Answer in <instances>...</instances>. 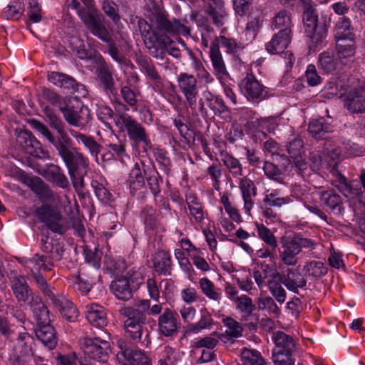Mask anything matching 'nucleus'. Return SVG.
<instances>
[{
    "label": "nucleus",
    "mask_w": 365,
    "mask_h": 365,
    "mask_svg": "<svg viewBox=\"0 0 365 365\" xmlns=\"http://www.w3.org/2000/svg\"><path fill=\"white\" fill-rule=\"evenodd\" d=\"M48 123L56 133H52L43 123L37 120H31V125L39 132L52 145L57 154L74 148L73 142L66 130L65 124L49 106L43 109Z\"/></svg>",
    "instance_id": "obj_1"
},
{
    "label": "nucleus",
    "mask_w": 365,
    "mask_h": 365,
    "mask_svg": "<svg viewBox=\"0 0 365 365\" xmlns=\"http://www.w3.org/2000/svg\"><path fill=\"white\" fill-rule=\"evenodd\" d=\"M138 29L145 47L153 58L163 61L166 53L176 58L180 57V49L175 46L174 41L168 35L152 31L151 25L143 19L138 21Z\"/></svg>",
    "instance_id": "obj_2"
},
{
    "label": "nucleus",
    "mask_w": 365,
    "mask_h": 365,
    "mask_svg": "<svg viewBox=\"0 0 365 365\" xmlns=\"http://www.w3.org/2000/svg\"><path fill=\"white\" fill-rule=\"evenodd\" d=\"M279 257L283 264L294 267L299 262V255L303 250L312 251L316 243L310 238L304 237L301 234L282 236L279 240Z\"/></svg>",
    "instance_id": "obj_3"
},
{
    "label": "nucleus",
    "mask_w": 365,
    "mask_h": 365,
    "mask_svg": "<svg viewBox=\"0 0 365 365\" xmlns=\"http://www.w3.org/2000/svg\"><path fill=\"white\" fill-rule=\"evenodd\" d=\"M58 155L68 169L74 189L78 195H81L85 188L84 175L88 167V159L76 147Z\"/></svg>",
    "instance_id": "obj_4"
},
{
    "label": "nucleus",
    "mask_w": 365,
    "mask_h": 365,
    "mask_svg": "<svg viewBox=\"0 0 365 365\" xmlns=\"http://www.w3.org/2000/svg\"><path fill=\"white\" fill-rule=\"evenodd\" d=\"M137 304L141 309L134 307H124L119 309V313L124 319V328L129 336L133 340L140 341L145 324L146 310L150 308V300L141 299Z\"/></svg>",
    "instance_id": "obj_5"
},
{
    "label": "nucleus",
    "mask_w": 365,
    "mask_h": 365,
    "mask_svg": "<svg viewBox=\"0 0 365 365\" xmlns=\"http://www.w3.org/2000/svg\"><path fill=\"white\" fill-rule=\"evenodd\" d=\"M143 274L138 270L131 269L124 276L118 277L111 282L110 290L120 300L132 298L133 292L139 289L143 283Z\"/></svg>",
    "instance_id": "obj_6"
},
{
    "label": "nucleus",
    "mask_w": 365,
    "mask_h": 365,
    "mask_svg": "<svg viewBox=\"0 0 365 365\" xmlns=\"http://www.w3.org/2000/svg\"><path fill=\"white\" fill-rule=\"evenodd\" d=\"M150 21L155 29L158 34L159 31H163L164 34L188 36L190 34V29L184 23L180 20L173 18L169 19L168 14L160 8H155L150 16Z\"/></svg>",
    "instance_id": "obj_7"
},
{
    "label": "nucleus",
    "mask_w": 365,
    "mask_h": 365,
    "mask_svg": "<svg viewBox=\"0 0 365 365\" xmlns=\"http://www.w3.org/2000/svg\"><path fill=\"white\" fill-rule=\"evenodd\" d=\"M115 121L120 130L126 132L128 138L135 144L144 143L148 145L150 142L145 128L129 114L118 113Z\"/></svg>",
    "instance_id": "obj_8"
},
{
    "label": "nucleus",
    "mask_w": 365,
    "mask_h": 365,
    "mask_svg": "<svg viewBox=\"0 0 365 365\" xmlns=\"http://www.w3.org/2000/svg\"><path fill=\"white\" fill-rule=\"evenodd\" d=\"M241 93L252 103H259L268 97L267 88L252 73H247L239 83Z\"/></svg>",
    "instance_id": "obj_9"
},
{
    "label": "nucleus",
    "mask_w": 365,
    "mask_h": 365,
    "mask_svg": "<svg viewBox=\"0 0 365 365\" xmlns=\"http://www.w3.org/2000/svg\"><path fill=\"white\" fill-rule=\"evenodd\" d=\"M342 101L349 113H365V81H359L342 96Z\"/></svg>",
    "instance_id": "obj_10"
},
{
    "label": "nucleus",
    "mask_w": 365,
    "mask_h": 365,
    "mask_svg": "<svg viewBox=\"0 0 365 365\" xmlns=\"http://www.w3.org/2000/svg\"><path fill=\"white\" fill-rule=\"evenodd\" d=\"M177 83L180 92L185 97L186 107L193 110L199 93V86L196 78L193 75L181 73L177 77Z\"/></svg>",
    "instance_id": "obj_11"
},
{
    "label": "nucleus",
    "mask_w": 365,
    "mask_h": 365,
    "mask_svg": "<svg viewBox=\"0 0 365 365\" xmlns=\"http://www.w3.org/2000/svg\"><path fill=\"white\" fill-rule=\"evenodd\" d=\"M36 214L40 221L45 223L52 232L62 235L66 231L62 222V215L57 209L45 204L36 209Z\"/></svg>",
    "instance_id": "obj_12"
},
{
    "label": "nucleus",
    "mask_w": 365,
    "mask_h": 365,
    "mask_svg": "<svg viewBox=\"0 0 365 365\" xmlns=\"http://www.w3.org/2000/svg\"><path fill=\"white\" fill-rule=\"evenodd\" d=\"M84 345V353L88 359L107 363L110 348L109 341L99 337L86 338Z\"/></svg>",
    "instance_id": "obj_13"
},
{
    "label": "nucleus",
    "mask_w": 365,
    "mask_h": 365,
    "mask_svg": "<svg viewBox=\"0 0 365 365\" xmlns=\"http://www.w3.org/2000/svg\"><path fill=\"white\" fill-rule=\"evenodd\" d=\"M9 279L13 294L19 303H27L32 296L36 295L30 287L26 276L12 271Z\"/></svg>",
    "instance_id": "obj_14"
},
{
    "label": "nucleus",
    "mask_w": 365,
    "mask_h": 365,
    "mask_svg": "<svg viewBox=\"0 0 365 365\" xmlns=\"http://www.w3.org/2000/svg\"><path fill=\"white\" fill-rule=\"evenodd\" d=\"M91 27V33L101 39L103 41L108 43V53L111 58L120 64H125L127 58L119 51L115 43L112 40L110 34L104 25H100L93 21Z\"/></svg>",
    "instance_id": "obj_15"
},
{
    "label": "nucleus",
    "mask_w": 365,
    "mask_h": 365,
    "mask_svg": "<svg viewBox=\"0 0 365 365\" xmlns=\"http://www.w3.org/2000/svg\"><path fill=\"white\" fill-rule=\"evenodd\" d=\"M272 339L274 343V354L293 355L297 350V339L283 331L273 332Z\"/></svg>",
    "instance_id": "obj_16"
},
{
    "label": "nucleus",
    "mask_w": 365,
    "mask_h": 365,
    "mask_svg": "<svg viewBox=\"0 0 365 365\" xmlns=\"http://www.w3.org/2000/svg\"><path fill=\"white\" fill-rule=\"evenodd\" d=\"M178 314L166 308L164 309L158 320V326L160 333L165 336H172L177 334L180 327V323L178 320Z\"/></svg>",
    "instance_id": "obj_17"
},
{
    "label": "nucleus",
    "mask_w": 365,
    "mask_h": 365,
    "mask_svg": "<svg viewBox=\"0 0 365 365\" xmlns=\"http://www.w3.org/2000/svg\"><path fill=\"white\" fill-rule=\"evenodd\" d=\"M127 182L133 196L144 198L147 193L145 177L143 175L140 165L135 163L130 170Z\"/></svg>",
    "instance_id": "obj_18"
},
{
    "label": "nucleus",
    "mask_w": 365,
    "mask_h": 365,
    "mask_svg": "<svg viewBox=\"0 0 365 365\" xmlns=\"http://www.w3.org/2000/svg\"><path fill=\"white\" fill-rule=\"evenodd\" d=\"M281 282L290 291L298 293L299 289H303L307 286V279L297 269L287 268L282 272Z\"/></svg>",
    "instance_id": "obj_19"
},
{
    "label": "nucleus",
    "mask_w": 365,
    "mask_h": 365,
    "mask_svg": "<svg viewBox=\"0 0 365 365\" xmlns=\"http://www.w3.org/2000/svg\"><path fill=\"white\" fill-rule=\"evenodd\" d=\"M42 252L46 253L43 255L48 262H51L54 264L55 262L61 260L63 257L64 245L62 242L57 240L49 239L48 237H45L41 239Z\"/></svg>",
    "instance_id": "obj_20"
},
{
    "label": "nucleus",
    "mask_w": 365,
    "mask_h": 365,
    "mask_svg": "<svg viewBox=\"0 0 365 365\" xmlns=\"http://www.w3.org/2000/svg\"><path fill=\"white\" fill-rule=\"evenodd\" d=\"M97 78L107 94H115L116 88L113 77L112 68L106 62L101 63L96 71Z\"/></svg>",
    "instance_id": "obj_21"
},
{
    "label": "nucleus",
    "mask_w": 365,
    "mask_h": 365,
    "mask_svg": "<svg viewBox=\"0 0 365 365\" xmlns=\"http://www.w3.org/2000/svg\"><path fill=\"white\" fill-rule=\"evenodd\" d=\"M239 187L244 201V209L245 212L247 215H251L250 212L255 205L252 198L257 195V187L252 180L247 177H244L240 179Z\"/></svg>",
    "instance_id": "obj_22"
},
{
    "label": "nucleus",
    "mask_w": 365,
    "mask_h": 365,
    "mask_svg": "<svg viewBox=\"0 0 365 365\" xmlns=\"http://www.w3.org/2000/svg\"><path fill=\"white\" fill-rule=\"evenodd\" d=\"M48 80L53 85L70 92L79 91L83 85L78 83L73 77L59 72H50L48 73Z\"/></svg>",
    "instance_id": "obj_23"
},
{
    "label": "nucleus",
    "mask_w": 365,
    "mask_h": 365,
    "mask_svg": "<svg viewBox=\"0 0 365 365\" xmlns=\"http://www.w3.org/2000/svg\"><path fill=\"white\" fill-rule=\"evenodd\" d=\"M35 333L36 337L49 350H52L56 346L58 342L56 332L54 327L50 324V322L37 324Z\"/></svg>",
    "instance_id": "obj_24"
},
{
    "label": "nucleus",
    "mask_w": 365,
    "mask_h": 365,
    "mask_svg": "<svg viewBox=\"0 0 365 365\" xmlns=\"http://www.w3.org/2000/svg\"><path fill=\"white\" fill-rule=\"evenodd\" d=\"M308 131L315 140H325L333 132V127L324 118L321 117L309 121Z\"/></svg>",
    "instance_id": "obj_25"
},
{
    "label": "nucleus",
    "mask_w": 365,
    "mask_h": 365,
    "mask_svg": "<svg viewBox=\"0 0 365 365\" xmlns=\"http://www.w3.org/2000/svg\"><path fill=\"white\" fill-rule=\"evenodd\" d=\"M53 304L60 312L62 317L70 322H75L78 317V312L73 302L63 296H55L51 299Z\"/></svg>",
    "instance_id": "obj_26"
},
{
    "label": "nucleus",
    "mask_w": 365,
    "mask_h": 365,
    "mask_svg": "<svg viewBox=\"0 0 365 365\" xmlns=\"http://www.w3.org/2000/svg\"><path fill=\"white\" fill-rule=\"evenodd\" d=\"M291 40L292 34L286 33L284 31H279L266 44V49L271 54L282 53L291 42Z\"/></svg>",
    "instance_id": "obj_27"
},
{
    "label": "nucleus",
    "mask_w": 365,
    "mask_h": 365,
    "mask_svg": "<svg viewBox=\"0 0 365 365\" xmlns=\"http://www.w3.org/2000/svg\"><path fill=\"white\" fill-rule=\"evenodd\" d=\"M213 68V73L219 79L229 75L220 48L216 43H211L209 52Z\"/></svg>",
    "instance_id": "obj_28"
},
{
    "label": "nucleus",
    "mask_w": 365,
    "mask_h": 365,
    "mask_svg": "<svg viewBox=\"0 0 365 365\" xmlns=\"http://www.w3.org/2000/svg\"><path fill=\"white\" fill-rule=\"evenodd\" d=\"M153 267L159 275H170L172 272V259L169 252L157 251L153 258Z\"/></svg>",
    "instance_id": "obj_29"
},
{
    "label": "nucleus",
    "mask_w": 365,
    "mask_h": 365,
    "mask_svg": "<svg viewBox=\"0 0 365 365\" xmlns=\"http://www.w3.org/2000/svg\"><path fill=\"white\" fill-rule=\"evenodd\" d=\"M27 304L32 311L37 324L50 322L49 311L40 296H32Z\"/></svg>",
    "instance_id": "obj_30"
},
{
    "label": "nucleus",
    "mask_w": 365,
    "mask_h": 365,
    "mask_svg": "<svg viewBox=\"0 0 365 365\" xmlns=\"http://www.w3.org/2000/svg\"><path fill=\"white\" fill-rule=\"evenodd\" d=\"M336 50L341 63L353 61L356 53L355 38L336 40Z\"/></svg>",
    "instance_id": "obj_31"
},
{
    "label": "nucleus",
    "mask_w": 365,
    "mask_h": 365,
    "mask_svg": "<svg viewBox=\"0 0 365 365\" xmlns=\"http://www.w3.org/2000/svg\"><path fill=\"white\" fill-rule=\"evenodd\" d=\"M86 317L93 326L102 328L107 324V317L105 309L96 304L87 305Z\"/></svg>",
    "instance_id": "obj_32"
},
{
    "label": "nucleus",
    "mask_w": 365,
    "mask_h": 365,
    "mask_svg": "<svg viewBox=\"0 0 365 365\" xmlns=\"http://www.w3.org/2000/svg\"><path fill=\"white\" fill-rule=\"evenodd\" d=\"M43 173L45 178L55 183L58 187L63 189L69 187L68 179L59 165L53 163L48 164L44 169Z\"/></svg>",
    "instance_id": "obj_33"
},
{
    "label": "nucleus",
    "mask_w": 365,
    "mask_h": 365,
    "mask_svg": "<svg viewBox=\"0 0 365 365\" xmlns=\"http://www.w3.org/2000/svg\"><path fill=\"white\" fill-rule=\"evenodd\" d=\"M240 121L247 132L260 130L262 118H258L257 113L250 108H244L240 110Z\"/></svg>",
    "instance_id": "obj_34"
},
{
    "label": "nucleus",
    "mask_w": 365,
    "mask_h": 365,
    "mask_svg": "<svg viewBox=\"0 0 365 365\" xmlns=\"http://www.w3.org/2000/svg\"><path fill=\"white\" fill-rule=\"evenodd\" d=\"M60 110L62 112L66 121L69 125L75 127H83L85 125L83 115L86 113L87 118L89 116L88 108H81L80 110H77L71 107H66L64 105Z\"/></svg>",
    "instance_id": "obj_35"
},
{
    "label": "nucleus",
    "mask_w": 365,
    "mask_h": 365,
    "mask_svg": "<svg viewBox=\"0 0 365 365\" xmlns=\"http://www.w3.org/2000/svg\"><path fill=\"white\" fill-rule=\"evenodd\" d=\"M86 9H78V15L85 24L86 27L92 31V23L93 21H96L97 24L100 25H103L101 23V19L97 13V9L94 7L93 0H81Z\"/></svg>",
    "instance_id": "obj_36"
},
{
    "label": "nucleus",
    "mask_w": 365,
    "mask_h": 365,
    "mask_svg": "<svg viewBox=\"0 0 365 365\" xmlns=\"http://www.w3.org/2000/svg\"><path fill=\"white\" fill-rule=\"evenodd\" d=\"M24 267L29 269V274H31L41 272V271H51L54 267V264L48 262L44 255L35 254L31 258L26 260Z\"/></svg>",
    "instance_id": "obj_37"
},
{
    "label": "nucleus",
    "mask_w": 365,
    "mask_h": 365,
    "mask_svg": "<svg viewBox=\"0 0 365 365\" xmlns=\"http://www.w3.org/2000/svg\"><path fill=\"white\" fill-rule=\"evenodd\" d=\"M220 160L228 172L235 178H240L243 175V168L240 161L226 150L219 153Z\"/></svg>",
    "instance_id": "obj_38"
},
{
    "label": "nucleus",
    "mask_w": 365,
    "mask_h": 365,
    "mask_svg": "<svg viewBox=\"0 0 365 365\" xmlns=\"http://www.w3.org/2000/svg\"><path fill=\"white\" fill-rule=\"evenodd\" d=\"M136 63L140 66V71L150 79L154 83H161L162 78L158 72L153 61L146 56L138 57Z\"/></svg>",
    "instance_id": "obj_39"
},
{
    "label": "nucleus",
    "mask_w": 365,
    "mask_h": 365,
    "mask_svg": "<svg viewBox=\"0 0 365 365\" xmlns=\"http://www.w3.org/2000/svg\"><path fill=\"white\" fill-rule=\"evenodd\" d=\"M321 202L330 209L335 215H339L342 210V199L340 195L333 190H327L320 192Z\"/></svg>",
    "instance_id": "obj_40"
},
{
    "label": "nucleus",
    "mask_w": 365,
    "mask_h": 365,
    "mask_svg": "<svg viewBox=\"0 0 365 365\" xmlns=\"http://www.w3.org/2000/svg\"><path fill=\"white\" fill-rule=\"evenodd\" d=\"M335 40L355 38L351 20L346 16L338 19L334 26Z\"/></svg>",
    "instance_id": "obj_41"
},
{
    "label": "nucleus",
    "mask_w": 365,
    "mask_h": 365,
    "mask_svg": "<svg viewBox=\"0 0 365 365\" xmlns=\"http://www.w3.org/2000/svg\"><path fill=\"white\" fill-rule=\"evenodd\" d=\"M145 178L151 192L155 197H158L160 192V184L163 182V178L154 166H143Z\"/></svg>",
    "instance_id": "obj_42"
},
{
    "label": "nucleus",
    "mask_w": 365,
    "mask_h": 365,
    "mask_svg": "<svg viewBox=\"0 0 365 365\" xmlns=\"http://www.w3.org/2000/svg\"><path fill=\"white\" fill-rule=\"evenodd\" d=\"M214 325L211 314L206 308L200 309V319L197 323L190 324L187 327L188 334H197L203 329H210Z\"/></svg>",
    "instance_id": "obj_43"
},
{
    "label": "nucleus",
    "mask_w": 365,
    "mask_h": 365,
    "mask_svg": "<svg viewBox=\"0 0 365 365\" xmlns=\"http://www.w3.org/2000/svg\"><path fill=\"white\" fill-rule=\"evenodd\" d=\"M71 135L76 139L78 143H82L84 146L89 150L91 155L98 158L101 152V145L98 143L93 137L83 134L73 129H70Z\"/></svg>",
    "instance_id": "obj_44"
},
{
    "label": "nucleus",
    "mask_w": 365,
    "mask_h": 365,
    "mask_svg": "<svg viewBox=\"0 0 365 365\" xmlns=\"http://www.w3.org/2000/svg\"><path fill=\"white\" fill-rule=\"evenodd\" d=\"M205 105L210 109L215 115H220L229 111L228 107L222 97L213 95L210 91L204 93Z\"/></svg>",
    "instance_id": "obj_45"
},
{
    "label": "nucleus",
    "mask_w": 365,
    "mask_h": 365,
    "mask_svg": "<svg viewBox=\"0 0 365 365\" xmlns=\"http://www.w3.org/2000/svg\"><path fill=\"white\" fill-rule=\"evenodd\" d=\"M309 5L308 6H303V23L305 33L313 32V31L317 29L319 26H322V24L318 22L317 10L313 7L312 0H309Z\"/></svg>",
    "instance_id": "obj_46"
},
{
    "label": "nucleus",
    "mask_w": 365,
    "mask_h": 365,
    "mask_svg": "<svg viewBox=\"0 0 365 365\" xmlns=\"http://www.w3.org/2000/svg\"><path fill=\"white\" fill-rule=\"evenodd\" d=\"M272 25L274 29L292 34V27L293 26L292 14L285 9L280 10L272 18Z\"/></svg>",
    "instance_id": "obj_47"
},
{
    "label": "nucleus",
    "mask_w": 365,
    "mask_h": 365,
    "mask_svg": "<svg viewBox=\"0 0 365 365\" xmlns=\"http://www.w3.org/2000/svg\"><path fill=\"white\" fill-rule=\"evenodd\" d=\"M18 143L22 147L26 153L34 154L40 148V143L29 130H24L19 133L17 137Z\"/></svg>",
    "instance_id": "obj_48"
},
{
    "label": "nucleus",
    "mask_w": 365,
    "mask_h": 365,
    "mask_svg": "<svg viewBox=\"0 0 365 365\" xmlns=\"http://www.w3.org/2000/svg\"><path fill=\"white\" fill-rule=\"evenodd\" d=\"M224 336V334L213 331L208 336L196 339L192 341V347L194 349L205 348L207 350H212L219 344L220 339L223 340Z\"/></svg>",
    "instance_id": "obj_49"
},
{
    "label": "nucleus",
    "mask_w": 365,
    "mask_h": 365,
    "mask_svg": "<svg viewBox=\"0 0 365 365\" xmlns=\"http://www.w3.org/2000/svg\"><path fill=\"white\" fill-rule=\"evenodd\" d=\"M303 271L305 276L319 279L327 274L328 269L322 261L311 260L305 263Z\"/></svg>",
    "instance_id": "obj_50"
},
{
    "label": "nucleus",
    "mask_w": 365,
    "mask_h": 365,
    "mask_svg": "<svg viewBox=\"0 0 365 365\" xmlns=\"http://www.w3.org/2000/svg\"><path fill=\"white\" fill-rule=\"evenodd\" d=\"M212 43H216L218 46H221L225 48L226 53L233 55H235L245 48L241 41L234 38L226 37L225 36H220L216 38L215 42H212Z\"/></svg>",
    "instance_id": "obj_51"
},
{
    "label": "nucleus",
    "mask_w": 365,
    "mask_h": 365,
    "mask_svg": "<svg viewBox=\"0 0 365 365\" xmlns=\"http://www.w3.org/2000/svg\"><path fill=\"white\" fill-rule=\"evenodd\" d=\"M140 217L147 230H154L160 225L156 210L150 205H146L140 211Z\"/></svg>",
    "instance_id": "obj_52"
},
{
    "label": "nucleus",
    "mask_w": 365,
    "mask_h": 365,
    "mask_svg": "<svg viewBox=\"0 0 365 365\" xmlns=\"http://www.w3.org/2000/svg\"><path fill=\"white\" fill-rule=\"evenodd\" d=\"M263 202L269 207H281L292 202V200L289 196H281L280 190H272L270 192L265 194Z\"/></svg>",
    "instance_id": "obj_53"
},
{
    "label": "nucleus",
    "mask_w": 365,
    "mask_h": 365,
    "mask_svg": "<svg viewBox=\"0 0 365 365\" xmlns=\"http://www.w3.org/2000/svg\"><path fill=\"white\" fill-rule=\"evenodd\" d=\"M207 13L211 16L213 24L217 27L224 25L225 19L227 18V13L221 4L216 2L210 4Z\"/></svg>",
    "instance_id": "obj_54"
},
{
    "label": "nucleus",
    "mask_w": 365,
    "mask_h": 365,
    "mask_svg": "<svg viewBox=\"0 0 365 365\" xmlns=\"http://www.w3.org/2000/svg\"><path fill=\"white\" fill-rule=\"evenodd\" d=\"M24 12V4L19 1H13L4 9L2 16L8 20L18 21L21 18Z\"/></svg>",
    "instance_id": "obj_55"
},
{
    "label": "nucleus",
    "mask_w": 365,
    "mask_h": 365,
    "mask_svg": "<svg viewBox=\"0 0 365 365\" xmlns=\"http://www.w3.org/2000/svg\"><path fill=\"white\" fill-rule=\"evenodd\" d=\"M241 359L244 365H267L260 352L255 349L244 348L241 351Z\"/></svg>",
    "instance_id": "obj_56"
},
{
    "label": "nucleus",
    "mask_w": 365,
    "mask_h": 365,
    "mask_svg": "<svg viewBox=\"0 0 365 365\" xmlns=\"http://www.w3.org/2000/svg\"><path fill=\"white\" fill-rule=\"evenodd\" d=\"M199 286L201 292L210 299L219 302L222 299V294L218 292L213 282L208 278L200 279Z\"/></svg>",
    "instance_id": "obj_57"
},
{
    "label": "nucleus",
    "mask_w": 365,
    "mask_h": 365,
    "mask_svg": "<svg viewBox=\"0 0 365 365\" xmlns=\"http://www.w3.org/2000/svg\"><path fill=\"white\" fill-rule=\"evenodd\" d=\"M30 276L45 297L50 300L55 297L56 295L53 292V287L48 283L41 272L33 273L31 274Z\"/></svg>",
    "instance_id": "obj_58"
},
{
    "label": "nucleus",
    "mask_w": 365,
    "mask_h": 365,
    "mask_svg": "<svg viewBox=\"0 0 365 365\" xmlns=\"http://www.w3.org/2000/svg\"><path fill=\"white\" fill-rule=\"evenodd\" d=\"M318 62L319 67L327 73L334 71L338 63L334 53L330 51H324L320 53Z\"/></svg>",
    "instance_id": "obj_59"
},
{
    "label": "nucleus",
    "mask_w": 365,
    "mask_h": 365,
    "mask_svg": "<svg viewBox=\"0 0 365 365\" xmlns=\"http://www.w3.org/2000/svg\"><path fill=\"white\" fill-rule=\"evenodd\" d=\"M259 310H266L269 315L277 317L280 314V309L274 299L269 296L260 297L257 300Z\"/></svg>",
    "instance_id": "obj_60"
},
{
    "label": "nucleus",
    "mask_w": 365,
    "mask_h": 365,
    "mask_svg": "<svg viewBox=\"0 0 365 365\" xmlns=\"http://www.w3.org/2000/svg\"><path fill=\"white\" fill-rule=\"evenodd\" d=\"M258 237L272 249L278 247L277 239L272 232L263 224L256 223Z\"/></svg>",
    "instance_id": "obj_61"
},
{
    "label": "nucleus",
    "mask_w": 365,
    "mask_h": 365,
    "mask_svg": "<svg viewBox=\"0 0 365 365\" xmlns=\"http://www.w3.org/2000/svg\"><path fill=\"white\" fill-rule=\"evenodd\" d=\"M106 145L109 151L103 155V158H105L106 155H110L113 158L123 159L126 155L125 143L118 138H116L115 142L108 143Z\"/></svg>",
    "instance_id": "obj_62"
},
{
    "label": "nucleus",
    "mask_w": 365,
    "mask_h": 365,
    "mask_svg": "<svg viewBox=\"0 0 365 365\" xmlns=\"http://www.w3.org/2000/svg\"><path fill=\"white\" fill-rule=\"evenodd\" d=\"M116 344L119 349L116 354L117 359L120 363L129 362L135 350L132 349L129 343L123 339H118Z\"/></svg>",
    "instance_id": "obj_63"
},
{
    "label": "nucleus",
    "mask_w": 365,
    "mask_h": 365,
    "mask_svg": "<svg viewBox=\"0 0 365 365\" xmlns=\"http://www.w3.org/2000/svg\"><path fill=\"white\" fill-rule=\"evenodd\" d=\"M267 285L269 291L272 297L278 302L280 304H282L286 301L287 292L283 288L282 284L274 279H269Z\"/></svg>",
    "instance_id": "obj_64"
}]
</instances>
